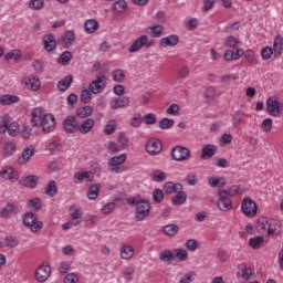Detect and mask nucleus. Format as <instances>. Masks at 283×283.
I'll return each mask as SVG.
<instances>
[{
  "label": "nucleus",
  "mask_w": 283,
  "mask_h": 283,
  "mask_svg": "<svg viewBox=\"0 0 283 283\" xmlns=\"http://www.w3.org/2000/svg\"><path fill=\"white\" fill-rule=\"evenodd\" d=\"M258 233H266L269 238L280 235V223L274 219L262 217L254 226Z\"/></svg>",
  "instance_id": "1"
},
{
  "label": "nucleus",
  "mask_w": 283,
  "mask_h": 283,
  "mask_svg": "<svg viewBox=\"0 0 283 283\" xmlns=\"http://www.w3.org/2000/svg\"><path fill=\"white\" fill-rule=\"evenodd\" d=\"M129 205H135V218L138 222H142V220H145L147 216H149V211H151V206L149 205V201L147 200H140L138 201L136 198L130 199Z\"/></svg>",
  "instance_id": "2"
},
{
  "label": "nucleus",
  "mask_w": 283,
  "mask_h": 283,
  "mask_svg": "<svg viewBox=\"0 0 283 283\" xmlns=\"http://www.w3.org/2000/svg\"><path fill=\"white\" fill-rule=\"evenodd\" d=\"M9 134V136H18L19 135V123L12 122L9 115L2 116L0 120V134Z\"/></svg>",
  "instance_id": "3"
},
{
  "label": "nucleus",
  "mask_w": 283,
  "mask_h": 283,
  "mask_svg": "<svg viewBox=\"0 0 283 283\" xmlns=\"http://www.w3.org/2000/svg\"><path fill=\"white\" fill-rule=\"evenodd\" d=\"M125 163H127V154L111 157L107 163L108 169L113 171V174H123V171H125Z\"/></svg>",
  "instance_id": "4"
},
{
  "label": "nucleus",
  "mask_w": 283,
  "mask_h": 283,
  "mask_svg": "<svg viewBox=\"0 0 283 283\" xmlns=\"http://www.w3.org/2000/svg\"><path fill=\"white\" fill-rule=\"evenodd\" d=\"M23 224L28 227L32 233H39L43 229V221L39 220L36 214L28 212L23 217Z\"/></svg>",
  "instance_id": "5"
},
{
  "label": "nucleus",
  "mask_w": 283,
  "mask_h": 283,
  "mask_svg": "<svg viewBox=\"0 0 283 283\" xmlns=\"http://www.w3.org/2000/svg\"><path fill=\"white\" fill-rule=\"evenodd\" d=\"M283 109V103L276 96H270L266 99V112L270 116H281Z\"/></svg>",
  "instance_id": "6"
},
{
  "label": "nucleus",
  "mask_w": 283,
  "mask_h": 283,
  "mask_svg": "<svg viewBox=\"0 0 283 283\" xmlns=\"http://www.w3.org/2000/svg\"><path fill=\"white\" fill-rule=\"evenodd\" d=\"M107 85V77L105 74L101 73L97 75L96 80L92 81L88 90L92 94H101Z\"/></svg>",
  "instance_id": "7"
},
{
  "label": "nucleus",
  "mask_w": 283,
  "mask_h": 283,
  "mask_svg": "<svg viewBox=\"0 0 283 283\" xmlns=\"http://www.w3.org/2000/svg\"><path fill=\"white\" fill-rule=\"evenodd\" d=\"M171 157L174 160H177V163H182L191 158V150L184 146H176L171 150Z\"/></svg>",
  "instance_id": "8"
},
{
  "label": "nucleus",
  "mask_w": 283,
  "mask_h": 283,
  "mask_svg": "<svg viewBox=\"0 0 283 283\" xmlns=\"http://www.w3.org/2000/svg\"><path fill=\"white\" fill-rule=\"evenodd\" d=\"M144 45L145 48H151V45H154V40H149V36L147 35H140L132 43L129 52L134 54V52L143 50Z\"/></svg>",
  "instance_id": "9"
},
{
  "label": "nucleus",
  "mask_w": 283,
  "mask_h": 283,
  "mask_svg": "<svg viewBox=\"0 0 283 283\" xmlns=\"http://www.w3.org/2000/svg\"><path fill=\"white\" fill-rule=\"evenodd\" d=\"M51 274L52 268L48 263H43L35 270V280L38 282H48Z\"/></svg>",
  "instance_id": "10"
},
{
  "label": "nucleus",
  "mask_w": 283,
  "mask_h": 283,
  "mask_svg": "<svg viewBox=\"0 0 283 283\" xmlns=\"http://www.w3.org/2000/svg\"><path fill=\"white\" fill-rule=\"evenodd\" d=\"M0 178L9 180V182H17L19 180V172L10 166H4L0 169Z\"/></svg>",
  "instance_id": "11"
},
{
  "label": "nucleus",
  "mask_w": 283,
  "mask_h": 283,
  "mask_svg": "<svg viewBox=\"0 0 283 283\" xmlns=\"http://www.w3.org/2000/svg\"><path fill=\"white\" fill-rule=\"evenodd\" d=\"M219 200L217 201V207L220 211H231L233 209V205L231 203V199L227 197V190L219 191Z\"/></svg>",
  "instance_id": "12"
},
{
  "label": "nucleus",
  "mask_w": 283,
  "mask_h": 283,
  "mask_svg": "<svg viewBox=\"0 0 283 283\" xmlns=\"http://www.w3.org/2000/svg\"><path fill=\"white\" fill-rule=\"evenodd\" d=\"M48 116V113H45V109L43 107H35L31 111V124L33 127H39L41 123H43V119Z\"/></svg>",
  "instance_id": "13"
},
{
  "label": "nucleus",
  "mask_w": 283,
  "mask_h": 283,
  "mask_svg": "<svg viewBox=\"0 0 283 283\" xmlns=\"http://www.w3.org/2000/svg\"><path fill=\"white\" fill-rule=\"evenodd\" d=\"M39 127H42L44 134H50V132H54L56 127V118L52 114H46Z\"/></svg>",
  "instance_id": "14"
},
{
  "label": "nucleus",
  "mask_w": 283,
  "mask_h": 283,
  "mask_svg": "<svg viewBox=\"0 0 283 283\" xmlns=\"http://www.w3.org/2000/svg\"><path fill=\"white\" fill-rule=\"evenodd\" d=\"M94 182V172L93 171H77L74 174L73 181L75 185H83V182Z\"/></svg>",
  "instance_id": "15"
},
{
  "label": "nucleus",
  "mask_w": 283,
  "mask_h": 283,
  "mask_svg": "<svg viewBox=\"0 0 283 283\" xmlns=\"http://www.w3.org/2000/svg\"><path fill=\"white\" fill-rule=\"evenodd\" d=\"M146 151L150 156H158L163 151V143L157 138L149 139L146 144Z\"/></svg>",
  "instance_id": "16"
},
{
  "label": "nucleus",
  "mask_w": 283,
  "mask_h": 283,
  "mask_svg": "<svg viewBox=\"0 0 283 283\" xmlns=\"http://www.w3.org/2000/svg\"><path fill=\"white\" fill-rule=\"evenodd\" d=\"M63 129L64 132H67V134H74V132H78V123L76 122V117H66L63 120Z\"/></svg>",
  "instance_id": "17"
},
{
  "label": "nucleus",
  "mask_w": 283,
  "mask_h": 283,
  "mask_svg": "<svg viewBox=\"0 0 283 283\" xmlns=\"http://www.w3.org/2000/svg\"><path fill=\"white\" fill-rule=\"evenodd\" d=\"M42 46L46 52H52L56 48V38L49 33L42 38Z\"/></svg>",
  "instance_id": "18"
},
{
  "label": "nucleus",
  "mask_w": 283,
  "mask_h": 283,
  "mask_svg": "<svg viewBox=\"0 0 283 283\" xmlns=\"http://www.w3.org/2000/svg\"><path fill=\"white\" fill-rule=\"evenodd\" d=\"M22 83L25 85V87L32 90V92H39V90H41V80H39L36 76L24 77Z\"/></svg>",
  "instance_id": "19"
},
{
  "label": "nucleus",
  "mask_w": 283,
  "mask_h": 283,
  "mask_svg": "<svg viewBox=\"0 0 283 283\" xmlns=\"http://www.w3.org/2000/svg\"><path fill=\"white\" fill-rule=\"evenodd\" d=\"M217 151H218V147L216 145L213 144L203 145L201 149L202 160H209V158H213Z\"/></svg>",
  "instance_id": "20"
},
{
  "label": "nucleus",
  "mask_w": 283,
  "mask_h": 283,
  "mask_svg": "<svg viewBox=\"0 0 283 283\" xmlns=\"http://www.w3.org/2000/svg\"><path fill=\"white\" fill-rule=\"evenodd\" d=\"M272 50L274 52V59H280L283 53V36L277 34L274 38Z\"/></svg>",
  "instance_id": "21"
},
{
  "label": "nucleus",
  "mask_w": 283,
  "mask_h": 283,
  "mask_svg": "<svg viewBox=\"0 0 283 283\" xmlns=\"http://www.w3.org/2000/svg\"><path fill=\"white\" fill-rule=\"evenodd\" d=\"M179 42H180V38H178V35H176V34H172V35L163 38L159 41V45L161 48H174V46L178 45Z\"/></svg>",
  "instance_id": "22"
},
{
  "label": "nucleus",
  "mask_w": 283,
  "mask_h": 283,
  "mask_svg": "<svg viewBox=\"0 0 283 283\" xmlns=\"http://www.w3.org/2000/svg\"><path fill=\"white\" fill-rule=\"evenodd\" d=\"M134 253H136V250H134V247L130 244H123L119 249L122 260H132Z\"/></svg>",
  "instance_id": "23"
},
{
  "label": "nucleus",
  "mask_w": 283,
  "mask_h": 283,
  "mask_svg": "<svg viewBox=\"0 0 283 283\" xmlns=\"http://www.w3.org/2000/svg\"><path fill=\"white\" fill-rule=\"evenodd\" d=\"M146 32L151 36L153 39H160L165 32V27L160 24H154L146 29Z\"/></svg>",
  "instance_id": "24"
},
{
  "label": "nucleus",
  "mask_w": 283,
  "mask_h": 283,
  "mask_svg": "<svg viewBox=\"0 0 283 283\" xmlns=\"http://www.w3.org/2000/svg\"><path fill=\"white\" fill-rule=\"evenodd\" d=\"M32 156H34L33 146L25 147L19 158V165H28V163H30V159L32 158Z\"/></svg>",
  "instance_id": "25"
},
{
  "label": "nucleus",
  "mask_w": 283,
  "mask_h": 283,
  "mask_svg": "<svg viewBox=\"0 0 283 283\" xmlns=\"http://www.w3.org/2000/svg\"><path fill=\"white\" fill-rule=\"evenodd\" d=\"M17 154V144L13 142H7L2 147V156L4 158H10Z\"/></svg>",
  "instance_id": "26"
},
{
  "label": "nucleus",
  "mask_w": 283,
  "mask_h": 283,
  "mask_svg": "<svg viewBox=\"0 0 283 283\" xmlns=\"http://www.w3.org/2000/svg\"><path fill=\"white\" fill-rule=\"evenodd\" d=\"M242 56H244V50L242 49H238L237 51L228 50L223 55L226 61H238L239 59H242Z\"/></svg>",
  "instance_id": "27"
},
{
  "label": "nucleus",
  "mask_w": 283,
  "mask_h": 283,
  "mask_svg": "<svg viewBox=\"0 0 283 283\" xmlns=\"http://www.w3.org/2000/svg\"><path fill=\"white\" fill-rule=\"evenodd\" d=\"M94 119L87 118L80 125V127H77V129L80 134H90L92 129H94Z\"/></svg>",
  "instance_id": "28"
},
{
  "label": "nucleus",
  "mask_w": 283,
  "mask_h": 283,
  "mask_svg": "<svg viewBox=\"0 0 283 283\" xmlns=\"http://www.w3.org/2000/svg\"><path fill=\"white\" fill-rule=\"evenodd\" d=\"M74 82V77L72 75H67L64 78H62L60 82H57V90L60 92H66V90H70V86Z\"/></svg>",
  "instance_id": "29"
},
{
  "label": "nucleus",
  "mask_w": 283,
  "mask_h": 283,
  "mask_svg": "<svg viewBox=\"0 0 283 283\" xmlns=\"http://www.w3.org/2000/svg\"><path fill=\"white\" fill-rule=\"evenodd\" d=\"M129 105V97H118L111 102L112 109H120V107H127Z\"/></svg>",
  "instance_id": "30"
},
{
  "label": "nucleus",
  "mask_w": 283,
  "mask_h": 283,
  "mask_svg": "<svg viewBox=\"0 0 283 283\" xmlns=\"http://www.w3.org/2000/svg\"><path fill=\"white\" fill-rule=\"evenodd\" d=\"M84 30L86 34H94V32L98 30V21H96L95 19L86 20L84 23Z\"/></svg>",
  "instance_id": "31"
},
{
  "label": "nucleus",
  "mask_w": 283,
  "mask_h": 283,
  "mask_svg": "<svg viewBox=\"0 0 283 283\" xmlns=\"http://www.w3.org/2000/svg\"><path fill=\"white\" fill-rule=\"evenodd\" d=\"M20 185H23V187H30L31 189H34V187L39 185V177L34 175L28 176L20 181Z\"/></svg>",
  "instance_id": "32"
},
{
  "label": "nucleus",
  "mask_w": 283,
  "mask_h": 283,
  "mask_svg": "<svg viewBox=\"0 0 283 283\" xmlns=\"http://www.w3.org/2000/svg\"><path fill=\"white\" fill-rule=\"evenodd\" d=\"M21 98L17 95L4 94L0 96V105H13V103H19Z\"/></svg>",
  "instance_id": "33"
},
{
  "label": "nucleus",
  "mask_w": 283,
  "mask_h": 283,
  "mask_svg": "<svg viewBox=\"0 0 283 283\" xmlns=\"http://www.w3.org/2000/svg\"><path fill=\"white\" fill-rule=\"evenodd\" d=\"M74 41H76V34H74L73 31H66L62 35V43H63L64 48H70V45H72V43H74Z\"/></svg>",
  "instance_id": "34"
},
{
  "label": "nucleus",
  "mask_w": 283,
  "mask_h": 283,
  "mask_svg": "<svg viewBox=\"0 0 283 283\" xmlns=\"http://www.w3.org/2000/svg\"><path fill=\"white\" fill-rule=\"evenodd\" d=\"M164 189L166 193H178V191H182V185L168 181L164 185Z\"/></svg>",
  "instance_id": "35"
},
{
  "label": "nucleus",
  "mask_w": 283,
  "mask_h": 283,
  "mask_svg": "<svg viewBox=\"0 0 283 283\" xmlns=\"http://www.w3.org/2000/svg\"><path fill=\"white\" fill-rule=\"evenodd\" d=\"M171 201H172V205H175L176 207H180V205H185V202H187V192L182 190L177 191V195L172 197Z\"/></svg>",
  "instance_id": "36"
},
{
  "label": "nucleus",
  "mask_w": 283,
  "mask_h": 283,
  "mask_svg": "<svg viewBox=\"0 0 283 283\" xmlns=\"http://www.w3.org/2000/svg\"><path fill=\"white\" fill-rule=\"evenodd\" d=\"M98 193H101V184L92 185L87 190L88 200H96V198H98Z\"/></svg>",
  "instance_id": "37"
},
{
  "label": "nucleus",
  "mask_w": 283,
  "mask_h": 283,
  "mask_svg": "<svg viewBox=\"0 0 283 283\" xmlns=\"http://www.w3.org/2000/svg\"><path fill=\"white\" fill-rule=\"evenodd\" d=\"M7 61H21L23 59V53L19 49H14L4 55Z\"/></svg>",
  "instance_id": "38"
},
{
  "label": "nucleus",
  "mask_w": 283,
  "mask_h": 283,
  "mask_svg": "<svg viewBox=\"0 0 283 283\" xmlns=\"http://www.w3.org/2000/svg\"><path fill=\"white\" fill-rule=\"evenodd\" d=\"M159 260L165 262V264H171L174 261V252H171V250H163L159 253Z\"/></svg>",
  "instance_id": "39"
},
{
  "label": "nucleus",
  "mask_w": 283,
  "mask_h": 283,
  "mask_svg": "<svg viewBox=\"0 0 283 283\" xmlns=\"http://www.w3.org/2000/svg\"><path fill=\"white\" fill-rule=\"evenodd\" d=\"M178 231H180L178 224H167L163 228V232L165 233V235H169V238H174V235H177Z\"/></svg>",
  "instance_id": "40"
},
{
  "label": "nucleus",
  "mask_w": 283,
  "mask_h": 283,
  "mask_svg": "<svg viewBox=\"0 0 283 283\" xmlns=\"http://www.w3.org/2000/svg\"><path fill=\"white\" fill-rule=\"evenodd\" d=\"M70 216L72 218V222H81L83 211H81V209H78L76 206H72L70 208Z\"/></svg>",
  "instance_id": "41"
},
{
  "label": "nucleus",
  "mask_w": 283,
  "mask_h": 283,
  "mask_svg": "<svg viewBox=\"0 0 283 283\" xmlns=\"http://www.w3.org/2000/svg\"><path fill=\"white\" fill-rule=\"evenodd\" d=\"M93 113L94 108L92 106H84L77 108L76 116H78V118H87L88 116H92Z\"/></svg>",
  "instance_id": "42"
},
{
  "label": "nucleus",
  "mask_w": 283,
  "mask_h": 283,
  "mask_svg": "<svg viewBox=\"0 0 283 283\" xmlns=\"http://www.w3.org/2000/svg\"><path fill=\"white\" fill-rule=\"evenodd\" d=\"M208 185H210V187H224L227 179L223 177H209Z\"/></svg>",
  "instance_id": "43"
},
{
  "label": "nucleus",
  "mask_w": 283,
  "mask_h": 283,
  "mask_svg": "<svg viewBox=\"0 0 283 283\" xmlns=\"http://www.w3.org/2000/svg\"><path fill=\"white\" fill-rule=\"evenodd\" d=\"M263 244L264 238L262 235L249 239V247H251V249H254L255 251H258V249H260V247H262Z\"/></svg>",
  "instance_id": "44"
},
{
  "label": "nucleus",
  "mask_w": 283,
  "mask_h": 283,
  "mask_svg": "<svg viewBox=\"0 0 283 283\" xmlns=\"http://www.w3.org/2000/svg\"><path fill=\"white\" fill-rule=\"evenodd\" d=\"M238 280H245V282L249 280V269H247V265L240 264L238 268Z\"/></svg>",
  "instance_id": "45"
},
{
  "label": "nucleus",
  "mask_w": 283,
  "mask_h": 283,
  "mask_svg": "<svg viewBox=\"0 0 283 283\" xmlns=\"http://www.w3.org/2000/svg\"><path fill=\"white\" fill-rule=\"evenodd\" d=\"M70 61H72V53L70 51L63 52L57 59L60 65H70Z\"/></svg>",
  "instance_id": "46"
},
{
  "label": "nucleus",
  "mask_w": 283,
  "mask_h": 283,
  "mask_svg": "<svg viewBox=\"0 0 283 283\" xmlns=\"http://www.w3.org/2000/svg\"><path fill=\"white\" fill-rule=\"evenodd\" d=\"M19 245V240H17V238L14 237H7L3 241H2V247L3 248H8V249H14V247Z\"/></svg>",
  "instance_id": "47"
},
{
  "label": "nucleus",
  "mask_w": 283,
  "mask_h": 283,
  "mask_svg": "<svg viewBox=\"0 0 283 283\" xmlns=\"http://www.w3.org/2000/svg\"><path fill=\"white\" fill-rule=\"evenodd\" d=\"M174 255L179 260V262H185L189 259V253L185 249H176L174 250Z\"/></svg>",
  "instance_id": "48"
},
{
  "label": "nucleus",
  "mask_w": 283,
  "mask_h": 283,
  "mask_svg": "<svg viewBox=\"0 0 283 283\" xmlns=\"http://www.w3.org/2000/svg\"><path fill=\"white\" fill-rule=\"evenodd\" d=\"M205 98L207 103H213L216 101V87L208 86L205 92Z\"/></svg>",
  "instance_id": "49"
},
{
  "label": "nucleus",
  "mask_w": 283,
  "mask_h": 283,
  "mask_svg": "<svg viewBox=\"0 0 283 283\" xmlns=\"http://www.w3.org/2000/svg\"><path fill=\"white\" fill-rule=\"evenodd\" d=\"M274 56V51L273 48L271 46H265L261 50V59L263 61H271V59Z\"/></svg>",
  "instance_id": "50"
},
{
  "label": "nucleus",
  "mask_w": 283,
  "mask_h": 283,
  "mask_svg": "<svg viewBox=\"0 0 283 283\" xmlns=\"http://www.w3.org/2000/svg\"><path fill=\"white\" fill-rule=\"evenodd\" d=\"M151 179L155 182H163V181L167 180V174H165V171H163V170H155L151 174Z\"/></svg>",
  "instance_id": "51"
},
{
  "label": "nucleus",
  "mask_w": 283,
  "mask_h": 283,
  "mask_svg": "<svg viewBox=\"0 0 283 283\" xmlns=\"http://www.w3.org/2000/svg\"><path fill=\"white\" fill-rule=\"evenodd\" d=\"M29 8L31 10H43L45 8V0H30Z\"/></svg>",
  "instance_id": "52"
},
{
  "label": "nucleus",
  "mask_w": 283,
  "mask_h": 283,
  "mask_svg": "<svg viewBox=\"0 0 283 283\" xmlns=\"http://www.w3.org/2000/svg\"><path fill=\"white\" fill-rule=\"evenodd\" d=\"M116 132V120L111 119L104 127V134L106 136H112Z\"/></svg>",
  "instance_id": "53"
},
{
  "label": "nucleus",
  "mask_w": 283,
  "mask_h": 283,
  "mask_svg": "<svg viewBox=\"0 0 283 283\" xmlns=\"http://www.w3.org/2000/svg\"><path fill=\"white\" fill-rule=\"evenodd\" d=\"M113 10H115V12H125V10H127V1L125 0H117L114 2L113 4Z\"/></svg>",
  "instance_id": "54"
},
{
  "label": "nucleus",
  "mask_w": 283,
  "mask_h": 283,
  "mask_svg": "<svg viewBox=\"0 0 283 283\" xmlns=\"http://www.w3.org/2000/svg\"><path fill=\"white\" fill-rule=\"evenodd\" d=\"M175 123L176 122L174 119H169L167 117H164L159 122L158 126H159V129H171V127H174Z\"/></svg>",
  "instance_id": "55"
},
{
  "label": "nucleus",
  "mask_w": 283,
  "mask_h": 283,
  "mask_svg": "<svg viewBox=\"0 0 283 283\" xmlns=\"http://www.w3.org/2000/svg\"><path fill=\"white\" fill-rule=\"evenodd\" d=\"M142 120L145 125H156V123H158V117H156V114L154 113H148L142 118Z\"/></svg>",
  "instance_id": "56"
},
{
  "label": "nucleus",
  "mask_w": 283,
  "mask_h": 283,
  "mask_svg": "<svg viewBox=\"0 0 283 283\" xmlns=\"http://www.w3.org/2000/svg\"><path fill=\"white\" fill-rule=\"evenodd\" d=\"M81 102L87 105L92 101V92L87 88H83L80 95Z\"/></svg>",
  "instance_id": "57"
},
{
  "label": "nucleus",
  "mask_w": 283,
  "mask_h": 283,
  "mask_svg": "<svg viewBox=\"0 0 283 283\" xmlns=\"http://www.w3.org/2000/svg\"><path fill=\"white\" fill-rule=\"evenodd\" d=\"M56 191H57L56 181H54V180L50 181L45 189L46 196L54 198V196H56Z\"/></svg>",
  "instance_id": "58"
},
{
  "label": "nucleus",
  "mask_w": 283,
  "mask_h": 283,
  "mask_svg": "<svg viewBox=\"0 0 283 283\" xmlns=\"http://www.w3.org/2000/svg\"><path fill=\"white\" fill-rule=\"evenodd\" d=\"M123 275L125 280H128L129 282L134 280V273H136V269L134 266H127L123 270Z\"/></svg>",
  "instance_id": "59"
},
{
  "label": "nucleus",
  "mask_w": 283,
  "mask_h": 283,
  "mask_svg": "<svg viewBox=\"0 0 283 283\" xmlns=\"http://www.w3.org/2000/svg\"><path fill=\"white\" fill-rule=\"evenodd\" d=\"M261 129L265 134H269V132H271V129H273V119H271V118L263 119V122L261 124Z\"/></svg>",
  "instance_id": "60"
},
{
  "label": "nucleus",
  "mask_w": 283,
  "mask_h": 283,
  "mask_svg": "<svg viewBox=\"0 0 283 283\" xmlns=\"http://www.w3.org/2000/svg\"><path fill=\"white\" fill-rule=\"evenodd\" d=\"M185 180L190 187H196V185H198V175L196 172H190L186 176Z\"/></svg>",
  "instance_id": "61"
},
{
  "label": "nucleus",
  "mask_w": 283,
  "mask_h": 283,
  "mask_svg": "<svg viewBox=\"0 0 283 283\" xmlns=\"http://www.w3.org/2000/svg\"><path fill=\"white\" fill-rule=\"evenodd\" d=\"M240 43V40L235 39L234 36H229L224 41L226 48H239Z\"/></svg>",
  "instance_id": "62"
},
{
  "label": "nucleus",
  "mask_w": 283,
  "mask_h": 283,
  "mask_svg": "<svg viewBox=\"0 0 283 283\" xmlns=\"http://www.w3.org/2000/svg\"><path fill=\"white\" fill-rule=\"evenodd\" d=\"M227 191V196H240L244 191V188L242 186H232Z\"/></svg>",
  "instance_id": "63"
},
{
  "label": "nucleus",
  "mask_w": 283,
  "mask_h": 283,
  "mask_svg": "<svg viewBox=\"0 0 283 283\" xmlns=\"http://www.w3.org/2000/svg\"><path fill=\"white\" fill-rule=\"evenodd\" d=\"M153 200L154 202L160 203L165 200V193L160 189H155L153 192Z\"/></svg>",
  "instance_id": "64"
}]
</instances>
